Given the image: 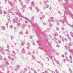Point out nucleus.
Segmentation results:
<instances>
[{"instance_id":"nucleus-13","label":"nucleus","mask_w":73,"mask_h":73,"mask_svg":"<svg viewBox=\"0 0 73 73\" xmlns=\"http://www.w3.org/2000/svg\"><path fill=\"white\" fill-rule=\"evenodd\" d=\"M21 52L22 53H25V49L23 48Z\"/></svg>"},{"instance_id":"nucleus-7","label":"nucleus","mask_w":73,"mask_h":73,"mask_svg":"<svg viewBox=\"0 0 73 73\" xmlns=\"http://www.w3.org/2000/svg\"><path fill=\"white\" fill-rule=\"evenodd\" d=\"M66 36H67V37H68L70 41H72V40H71V38L69 36V34H68V33H67Z\"/></svg>"},{"instance_id":"nucleus-2","label":"nucleus","mask_w":73,"mask_h":73,"mask_svg":"<svg viewBox=\"0 0 73 73\" xmlns=\"http://www.w3.org/2000/svg\"><path fill=\"white\" fill-rule=\"evenodd\" d=\"M65 48H66V49H67V50H68V51H69V52H71V51H72V49H70V47H69V46H64Z\"/></svg>"},{"instance_id":"nucleus-20","label":"nucleus","mask_w":73,"mask_h":73,"mask_svg":"<svg viewBox=\"0 0 73 73\" xmlns=\"http://www.w3.org/2000/svg\"><path fill=\"white\" fill-rule=\"evenodd\" d=\"M35 9H36L37 12H39V11H40V10L38 9V8L36 7L35 8Z\"/></svg>"},{"instance_id":"nucleus-5","label":"nucleus","mask_w":73,"mask_h":73,"mask_svg":"<svg viewBox=\"0 0 73 73\" xmlns=\"http://www.w3.org/2000/svg\"><path fill=\"white\" fill-rule=\"evenodd\" d=\"M4 62H3V65L4 66H7V65H9V63H8V62H6V64H4Z\"/></svg>"},{"instance_id":"nucleus-11","label":"nucleus","mask_w":73,"mask_h":73,"mask_svg":"<svg viewBox=\"0 0 73 73\" xmlns=\"http://www.w3.org/2000/svg\"><path fill=\"white\" fill-rule=\"evenodd\" d=\"M21 5H22L23 8H25V7H26V6L23 5V2L21 3Z\"/></svg>"},{"instance_id":"nucleus-51","label":"nucleus","mask_w":73,"mask_h":73,"mask_svg":"<svg viewBox=\"0 0 73 73\" xmlns=\"http://www.w3.org/2000/svg\"><path fill=\"white\" fill-rule=\"evenodd\" d=\"M62 40L63 42H64V38H62Z\"/></svg>"},{"instance_id":"nucleus-35","label":"nucleus","mask_w":73,"mask_h":73,"mask_svg":"<svg viewBox=\"0 0 73 73\" xmlns=\"http://www.w3.org/2000/svg\"><path fill=\"white\" fill-rule=\"evenodd\" d=\"M1 69H4V66H2L1 67Z\"/></svg>"},{"instance_id":"nucleus-59","label":"nucleus","mask_w":73,"mask_h":73,"mask_svg":"<svg viewBox=\"0 0 73 73\" xmlns=\"http://www.w3.org/2000/svg\"><path fill=\"white\" fill-rule=\"evenodd\" d=\"M23 18H24V19H27V18H26V17H23Z\"/></svg>"},{"instance_id":"nucleus-42","label":"nucleus","mask_w":73,"mask_h":73,"mask_svg":"<svg viewBox=\"0 0 73 73\" xmlns=\"http://www.w3.org/2000/svg\"><path fill=\"white\" fill-rule=\"evenodd\" d=\"M55 72H56V73H58V71H57V70H55Z\"/></svg>"},{"instance_id":"nucleus-33","label":"nucleus","mask_w":73,"mask_h":73,"mask_svg":"<svg viewBox=\"0 0 73 73\" xmlns=\"http://www.w3.org/2000/svg\"><path fill=\"white\" fill-rule=\"evenodd\" d=\"M19 33L21 35H22L23 34V32H22V31H21L19 32Z\"/></svg>"},{"instance_id":"nucleus-47","label":"nucleus","mask_w":73,"mask_h":73,"mask_svg":"<svg viewBox=\"0 0 73 73\" xmlns=\"http://www.w3.org/2000/svg\"><path fill=\"white\" fill-rule=\"evenodd\" d=\"M29 46H27V49H29Z\"/></svg>"},{"instance_id":"nucleus-6","label":"nucleus","mask_w":73,"mask_h":73,"mask_svg":"<svg viewBox=\"0 0 73 73\" xmlns=\"http://www.w3.org/2000/svg\"><path fill=\"white\" fill-rule=\"evenodd\" d=\"M4 49L3 48H1L0 51L2 53V54H4Z\"/></svg>"},{"instance_id":"nucleus-52","label":"nucleus","mask_w":73,"mask_h":73,"mask_svg":"<svg viewBox=\"0 0 73 73\" xmlns=\"http://www.w3.org/2000/svg\"><path fill=\"white\" fill-rule=\"evenodd\" d=\"M37 62H38V63H39V64H40L41 63V62H40V61H38Z\"/></svg>"},{"instance_id":"nucleus-56","label":"nucleus","mask_w":73,"mask_h":73,"mask_svg":"<svg viewBox=\"0 0 73 73\" xmlns=\"http://www.w3.org/2000/svg\"><path fill=\"white\" fill-rule=\"evenodd\" d=\"M34 73H37V72H36V71L35 70H34Z\"/></svg>"},{"instance_id":"nucleus-19","label":"nucleus","mask_w":73,"mask_h":73,"mask_svg":"<svg viewBox=\"0 0 73 73\" xmlns=\"http://www.w3.org/2000/svg\"><path fill=\"white\" fill-rule=\"evenodd\" d=\"M12 56H9L8 57V58L9 60H11V58H12Z\"/></svg>"},{"instance_id":"nucleus-31","label":"nucleus","mask_w":73,"mask_h":73,"mask_svg":"<svg viewBox=\"0 0 73 73\" xmlns=\"http://www.w3.org/2000/svg\"><path fill=\"white\" fill-rule=\"evenodd\" d=\"M56 62L57 64H58V65H59L60 64V63H59L58 61H56Z\"/></svg>"},{"instance_id":"nucleus-34","label":"nucleus","mask_w":73,"mask_h":73,"mask_svg":"<svg viewBox=\"0 0 73 73\" xmlns=\"http://www.w3.org/2000/svg\"><path fill=\"white\" fill-rule=\"evenodd\" d=\"M12 52L14 54H16V53H15V51H12Z\"/></svg>"},{"instance_id":"nucleus-36","label":"nucleus","mask_w":73,"mask_h":73,"mask_svg":"<svg viewBox=\"0 0 73 73\" xmlns=\"http://www.w3.org/2000/svg\"><path fill=\"white\" fill-rule=\"evenodd\" d=\"M69 58L70 60H72V56H69Z\"/></svg>"},{"instance_id":"nucleus-12","label":"nucleus","mask_w":73,"mask_h":73,"mask_svg":"<svg viewBox=\"0 0 73 73\" xmlns=\"http://www.w3.org/2000/svg\"><path fill=\"white\" fill-rule=\"evenodd\" d=\"M1 8H3V7H1L0 6V14L1 15L2 14V11H1Z\"/></svg>"},{"instance_id":"nucleus-18","label":"nucleus","mask_w":73,"mask_h":73,"mask_svg":"<svg viewBox=\"0 0 73 73\" xmlns=\"http://www.w3.org/2000/svg\"><path fill=\"white\" fill-rule=\"evenodd\" d=\"M50 19H51V21H52V22H53V17H50Z\"/></svg>"},{"instance_id":"nucleus-43","label":"nucleus","mask_w":73,"mask_h":73,"mask_svg":"<svg viewBox=\"0 0 73 73\" xmlns=\"http://www.w3.org/2000/svg\"><path fill=\"white\" fill-rule=\"evenodd\" d=\"M8 52L7 53V54L8 55H9V54H10V53H11V52L10 51V52Z\"/></svg>"},{"instance_id":"nucleus-17","label":"nucleus","mask_w":73,"mask_h":73,"mask_svg":"<svg viewBox=\"0 0 73 73\" xmlns=\"http://www.w3.org/2000/svg\"><path fill=\"white\" fill-rule=\"evenodd\" d=\"M29 0H25V3H26V4H28L29 3Z\"/></svg>"},{"instance_id":"nucleus-50","label":"nucleus","mask_w":73,"mask_h":73,"mask_svg":"<svg viewBox=\"0 0 73 73\" xmlns=\"http://www.w3.org/2000/svg\"><path fill=\"white\" fill-rule=\"evenodd\" d=\"M58 42H59V43H61V40H58Z\"/></svg>"},{"instance_id":"nucleus-14","label":"nucleus","mask_w":73,"mask_h":73,"mask_svg":"<svg viewBox=\"0 0 73 73\" xmlns=\"http://www.w3.org/2000/svg\"><path fill=\"white\" fill-rule=\"evenodd\" d=\"M31 5L33 7L35 6V3H34V2H31Z\"/></svg>"},{"instance_id":"nucleus-26","label":"nucleus","mask_w":73,"mask_h":73,"mask_svg":"<svg viewBox=\"0 0 73 73\" xmlns=\"http://www.w3.org/2000/svg\"><path fill=\"white\" fill-rule=\"evenodd\" d=\"M16 15H18V16H21V13H19V12L17 13V14Z\"/></svg>"},{"instance_id":"nucleus-48","label":"nucleus","mask_w":73,"mask_h":73,"mask_svg":"<svg viewBox=\"0 0 73 73\" xmlns=\"http://www.w3.org/2000/svg\"><path fill=\"white\" fill-rule=\"evenodd\" d=\"M18 69H19V68H16L15 69V70H16V71H17V70H18Z\"/></svg>"},{"instance_id":"nucleus-55","label":"nucleus","mask_w":73,"mask_h":73,"mask_svg":"<svg viewBox=\"0 0 73 73\" xmlns=\"http://www.w3.org/2000/svg\"><path fill=\"white\" fill-rule=\"evenodd\" d=\"M23 11V12H24V9H23V8H22L21 9Z\"/></svg>"},{"instance_id":"nucleus-38","label":"nucleus","mask_w":73,"mask_h":73,"mask_svg":"<svg viewBox=\"0 0 73 73\" xmlns=\"http://www.w3.org/2000/svg\"><path fill=\"white\" fill-rule=\"evenodd\" d=\"M39 3L40 5H41V4H42V2H40V1L39 2Z\"/></svg>"},{"instance_id":"nucleus-58","label":"nucleus","mask_w":73,"mask_h":73,"mask_svg":"<svg viewBox=\"0 0 73 73\" xmlns=\"http://www.w3.org/2000/svg\"><path fill=\"white\" fill-rule=\"evenodd\" d=\"M26 34H28V31H26Z\"/></svg>"},{"instance_id":"nucleus-28","label":"nucleus","mask_w":73,"mask_h":73,"mask_svg":"<svg viewBox=\"0 0 73 73\" xmlns=\"http://www.w3.org/2000/svg\"><path fill=\"white\" fill-rule=\"evenodd\" d=\"M24 44H25V43H24V42H22L21 43V45L22 46H23L24 45Z\"/></svg>"},{"instance_id":"nucleus-45","label":"nucleus","mask_w":73,"mask_h":73,"mask_svg":"<svg viewBox=\"0 0 73 73\" xmlns=\"http://www.w3.org/2000/svg\"><path fill=\"white\" fill-rule=\"evenodd\" d=\"M7 16H8L9 17V19H10V15H9V14H8L7 15Z\"/></svg>"},{"instance_id":"nucleus-1","label":"nucleus","mask_w":73,"mask_h":73,"mask_svg":"<svg viewBox=\"0 0 73 73\" xmlns=\"http://www.w3.org/2000/svg\"><path fill=\"white\" fill-rule=\"evenodd\" d=\"M5 3H7L8 4H9H9H11V5H15V3H16V1H15L13 2H12V1H11V2H9V1H7V0H5Z\"/></svg>"},{"instance_id":"nucleus-64","label":"nucleus","mask_w":73,"mask_h":73,"mask_svg":"<svg viewBox=\"0 0 73 73\" xmlns=\"http://www.w3.org/2000/svg\"><path fill=\"white\" fill-rule=\"evenodd\" d=\"M12 27H13V26H10V28H12Z\"/></svg>"},{"instance_id":"nucleus-22","label":"nucleus","mask_w":73,"mask_h":73,"mask_svg":"<svg viewBox=\"0 0 73 73\" xmlns=\"http://www.w3.org/2000/svg\"><path fill=\"white\" fill-rule=\"evenodd\" d=\"M54 35L56 36H58V33H57L56 32H55L54 33Z\"/></svg>"},{"instance_id":"nucleus-40","label":"nucleus","mask_w":73,"mask_h":73,"mask_svg":"<svg viewBox=\"0 0 73 73\" xmlns=\"http://www.w3.org/2000/svg\"><path fill=\"white\" fill-rule=\"evenodd\" d=\"M4 61H7V58H4Z\"/></svg>"},{"instance_id":"nucleus-61","label":"nucleus","mask_w":73,"mask_h":73,"mask_svg":"<svg viewBox=\"0 0 73 73\" xmlns=\"http://www.w3.org/2000/svg\"><path fill=\"white\" fill-rule=\"evenodd\" d=\"M56 46L57 47H58V48H59V47H60V46H59V45H56Z\"/></svg>"},{"instance_id":"nucleus-41","label":"nucleus","mask_w":73,"mask_h":73,"mask_svg":"<svg viewBox=\"0 0 73 73\" xmlns=\"http://www.w3.org/2000/svg\"><path fill=\"white\" fill-rule=\"evenodd\" d=\"M2 56H1V55H0V60H2Z\"/></svg>"},{"instance_id":"nucleus-39","label":"nucleus","mask_w":73,"mask_h":73,"mask_svg":"<svg viewBox=\"0 0 73 73\" xmlns=\"http://www.w3.org/2000/svg\"><path fill=\"white\" fill-rule=\"evenodd\" d=\"M63 62H66V60L64 59H63Z\"/></svg>"},{"instance_id":"nucleus-24","label":"nucleus","mask_w":73,"mask_h":73,"mask_svg":"<svg viewBox=\"0 0 73 73\" xmlns=\"http://www.w3.org/2000/svg\"><path fill=\"white\" fill-rule=\"evenodd\" d=\"M17 20H18V18L16 17L15 19V22H16V21H17Z\"/></svg>"},{"instance_id":"nucleus-49","label":"nucleus","mask_w":73,"mask_h":73,"mask_svg":"<svg viewBox=\"0 0 73 73\" xmlns=\"http://www.w3.org/2000/svg\"><path fill=\"white\" fill-rule=\"evenodd\" d=\"M4 14H5V15L6 14V13H7V12L4 11Z\"/></svg>"},{"instance_id":"nucleus-27","label":"nucleus","mask_w":73,"mask_h":73,"mask_svg":"<svg viewBox=\"0 0 73 73\" xmlns=\"http://www.w3.org/2000/svg\"><path fill=\"white\" fill-rule=\"evenodd\" d=\"M56 31H59V29H58V27H56Z\"/></svg>"},{"instance_id":"nucleus-54","label":"nucleus","mask_w":73,"mask_h":73,"mask_svg":"<svg viewBox=\"0 0 73 73\" xmlns=\"http://www.w3.org/2000/svg\"><path fill=\"white\" fill-rule=\"evenodd\" d=\"M31 19H32V20H34V17H32Z\"/></svg>"},{"instance_id":"nucleus-30","label":"nucleus","mask_w":73,"mask_h":73,"mask_svg":"<svg viewBox=\"0 0 73 73\" xmlns=\"http://www.w3.org/2000/svg\"><path fill=\"white\" fill-rule=\"evenodd\" d=\"M27 53H28V54L29 55H31V53L30 52H27Z\"/></svg>"},{"instance_id":"nucleus-53","label":"nucleus","mask_w":73,"mask_h":73,"mask_svg":"<svg viewBox=\"0 0 73 73\" xmlns=\"http://www.w3.org/2000/svg\"><path fill=\"white\" fill-rule=\"evenodd\" d=\"M12 15H14V16H15V14H14V13H12Z\"/></svg>"},{"instance_id":"nucleus-23","label":"nucleus","mask_w":73,"mask_h":73,"mask_svg":"<svg viewBox=\"0 0 73 73\" xmlns=\"http://www.w3.org/2000/svg\"><path fill=\"white\" fill-rule=\"evenodd\" d=\"M9 13H12V10H11V9H9Z\"/></svg>"},{"instance_id":"nucleus-9","label":"nucleus","mask_w":73,"mask_h":73,"mask_svg":"<svg viewBox=\"0 0 73 73\" xmlns=\"http://www.w3.org/2000/svg\"><path fill=\"white\" fill-rule=\"evenodd\" d=\"M48 21L50 23V25H49V26L50 27H52V23H51V21H50V20H48Z\"/></svg>"},{"instance_id":"nucleus-37","label":"nucleus","mask_w":73,"mask_h":73,"mask_svg":"<svg viewBox=\"0 0 73 73\" xmlns=\"http://www.w3.org/2000/svg\"><path fill=\"white\" fill-rule=\"evenodd\" d=\"M27 45L28 46H30V45H29V43L28 42L27 44Z\"/></svg>"},{"instance_id":"nucleus-15","label":"nucleus","mask_w":73,"mask_h":73,"mask_svg":"<svg viewBox=\"0 0 73 73\" xmlns=\"http://www.w3.org/2000/svg\"><path fill=\"white\" fill-rule=\"evenodd\" d=\"M70 34L71 35V36L72 37H73V33L72 32H70Z\"/></svg>"},{"instance_id":"nucleus-3","label":"nucleus","mask_w":73,"mask_h":73,"mask_svg":"<svg viewBox=\"0 0 73 73\" xmlns=\"http://www.w3.org/2000/svg\"><path fill=\"white\" fill-rule=\"evenodd\" d=\"M7 48L6 50L8 52H10V51L9 50V45L8 44H7Z\"/></svg>"},{"instance_id":"nucleus-46","label":"nucleus","mask_w":73,"mask_h":73,"mask_svg":"<svg viewBox=\"0 0 73 73\" xmlns=\"http://www.w3.org/2000/svg\"><path fill=\"white\" fill-rule=\"evenodd\" d=\"M17 25H18V26H20V23H17Z\"/></svg>"},{"instance_id":"nucleus-57","label":"nucleus","mask_w":73,"mask_h":73,"mask_svg":"<svg viewBox=\"0 0 73 73\" xmlns=\"http://www.w3.org/2000/svg\"><path fill=\"white\" fill-rule=\"evenodd\" d=\"M11 40L12 39V38H13V36H11Z\"/></svg>"},{"instance_id":"nucleus-16","label":"nucleus","mask_w":73,"mask_h":73,"mask_svg":"<svg viewBox=\"0 0 73 73\" xmlns=\"http://www.w3.org/2000/svg\"><path fill=\"white\" fill-rule=\"evenodd\" d=\"M15 12L16 14H17V13H19V10H16L15 11Z\"/></svg>"},{"instance_id":"nucleus-21","label":"nucleus","mask_w":73,"mask_h":73,"mask_svg":"<svg viewBox=\"0 0 73 73\" xmlns=\"http://www.w3.org/2000/svg\"><path fill=\"white\" fill-rule=\"evenodd\" d=\"M45 7L46 8L49 7V5L47 4L45 5Z\"/></svg>"},{"instance_id":"nucleus-25","label":"nucleus","mask_w":73,"mask_h":73,"mask_svg":"<svg viewBox=\"0 0 73 73\" xmlns=\"http://www.w3.org/2000/svg\"><path fill=\"white\" fill-rule=\"evenodd\" d=\"M16 68H17L18 69H19V68H20V66H19V65H17Z\"/></svg>"},{"instance_id":"nucleus-60","label":"nucleus","mask_w":73,"mask_h":73,"mask_svg":"<svg viewBox=\"0 0 73 73\" xmlns=\"http://www.w3.org/2000/svg\"><path fill=\"white\" fill-rule=\"evenodd\" d=\"M70 62L71 63H72V59L70 60Z\"/></svg>"},{"instance_id":"nucleus-29","label":"nucleus","mask_w":73,"mask_h":73,"mask_svg":"<svg viewBox=\"0 0 73 73\" xmlns=\"http://www.w3.org/2000/svg\"><path fill=\"white\" fill-rule=\"evenodd\" d=\"M1 28H2V29H3V30L5 29V27H4V26L2 27Z\"/></svg>"},{"instance_id":"nucleus-62","label":"nucleus","mask_w":73,"mask_h":73,"mask_svg":"<svg viewBox=\"0 0 73 73\" xmlns=\"http://www.w3.org/2000/svg\"><path fill=\"white\" fill-rule=\"evenodd\" d=\"M29 8H30V10L32 9V7H29Z\"/></svg>"},{"instance_id":"nucleus-63","label":"nucleus","mask_w":73,"mask_h":73,"mask_svg":"<svg viewBox=\"0 0 73 73\" xmlns=\"http://www.w3.org/2000/svg\"><path fill=\"white\" fill-rule=\"evenodd\" d=\"M67 54H68V53H67V52H66L65 53V55H67Z\"/></svg>"},{"instance_id":"nucleus-32","label":"nucleus","mask_w":73,"mask_h":73,"mask_svg":"<svg viewBox=\"0 0 73 73\" xmlns=\"http://www.w3.org/2000/svg\"><path fill=\"white\" fill-rule=\"evenodd\" d=\"M48 3V2L44 1V4L45 5H46V4Z\"/></svg>"},{"instance_id":"nucleus-44","label":"nucleus","mask_w":73,"mask_h":73,"mask_svg":"<svg viewBox=\"0 0 73 73\" xmlns=\"http://www.w3.org/2000/svg\"><path fill=\"white\" fill-rule=\"evenodd\" d=\"M68 44L70 46H72V44L70 43H69Z\"/></svg>"},{"instance_id":"nucleus-10","label":"nucleus","mask_w":73,"mask_h":73,"mask_svg":"<svg viewBox=\"0 0 73 73\" xmlns=\"http://www.w3.org/2000/svg\"><path fill=\"white\" fill-rule=\"evenodd\" d=\"M56 21V22H57V25H59V23H58V22L60 21V20H56V21Z\"/></svg>"},{"instance_id":"nucleus-4","label":"nucleus","mask_w":73,"mask_h":73,"mask_svg":"<svg viewBox=\"0 0 73 73\" xmlns=\"http://www.w3.org/2000/svg\"><path fill=\"white\" fill-rule=\"evenodd\" d=\"M15 59H16L15 56H12V57L11 59V61H13V62H14L15 61Z\"/></svg>"},{"instance_id":"nucleus-8","label":"nucleus","mask_w":73,"mask_h":73,"mask_svg":"<svg viewBox=\"0 0 73 73\" xmlns=\"http://www.w3.org/2000/svg\"><path fill=\"white\" fill-rule=\"evenodd\" d=\"M27 70H28V69L27 68V67H26L24 68V69L23 71V73H24L25 72H26L27 71Z\"/></svg>"}]
</instances>
